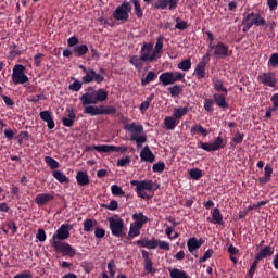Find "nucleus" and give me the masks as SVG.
<instances>
[{
    "mask_svg": "<svg viewBox=\"0 0 278 278\" xmlns=\"http://www.w3.org/2000/svg\"><path fill=\"white\" fill-rule=\"evenodd\" d=\"M187 112H190V110L187 109V106H185V108H177V109H174L173 115L172 116H167V117L181 119V117L187 115Z\"/></svg>",
    "mask_w": 278,
    "mask_h": 278,
    "instance_id": "obj_36",
    "label": "nucleus"
},
{
    "mask_svg": "<svg viewBox=\"0 0 278 278\" xmlns=\"http://www.w3.org/2000/svg\"><path fill=\"white\" fill-rule=\"evenodd\" d=\"M131 4L135 5V15H137V18H142L143 11L142 7L139 4V0H131Z\"/></svg>",
    "mask_w": 278,
    "mask_h": 278,
    "instance_id": "obj_46",
    "label": "nucleus"
},
{
    "mask_svg": "<svg viewBox=\"0 0 278 278\" xmlns=\"http://www.w3.org/2000/svg\"><path fill=\"white\" fill-rule=\"evenodd\" d=\"M71 48H73L71 52H73V54H76V58H84L86 53H89V47H87L86 45L73 46Z\"/></svg>",
    "mask_w": 278,
    "mask_h": 278,
    "instance_id": "obj_27",
    "label": "nucleus"
},
{
    "mask_svg": "<svg viewBox=\"0 0 278 278\" xmlns=\"http://www.w3.org/2000/svg\"><path fill=\"white\" fill-rule=\"evenodd\" d=\"M267 203H269V201H262V202L256 203V204H254V205H249V207L245 208V213H249V212H251V211H253V210H258V207H262V206H264V205H267Z\"/></svg>",
    "mask_w": 278,
    "mask_h": 278,
    "instance_id": "obj_57",
    "label": "nucleus"
},
{
    "mask_svg": "<svg viewBox=\"0 0 278 278\" xmlns=\"http://www.w3.org/2000/svg\"><path fill=\"white\" fill-rule=\"evenodd\" d=\"M273 176V167H270L269 165H267L265 167V178H262L261 182L262 184H267L269 182V177Z\"/></svg>",
    "mask_w": 278,
    "mask_h": 278,
    "instance_id": "obj_51",
    "label": "nucleus"
},
{
    "mask_svg": "<svg viewBox=\"0 0 278 278\" xmlns=\"http://www.w3.org/2000/svg\"><path fill=\"white\" fill-rule=\"evenodd\" d=\"M38 116L41 117L42 122L47 123V128L49 130L54 129V119L51 118L50 111H41V113H38Z\"/></svg>",
    "mask_w": 278,
    "mask_h": 278,
    "instance_id": "obj_22",
    "label": "nucleus"
},
{
    "mask_svg": "<svg viewBox=\"0 0 278 278\" xmlns=\"http://www.w3.org/2000/svg\"><path fill=\"white\" fill-rule=\"evenodd\" d=\"M66 112H67V115L65 117H62V126L71 128L73 127V124L75 122V113L71 108H67Z\"/></svg>",
    "mask_w": 278,
    "mask_h": 278,
    "instance_id": "obj_23",
    "label": "nucleus"
},
{
    "mask_svg": "<svg viewBox=\"0 0 278 278\" xmlns=\"http://www.w3.org/2000/svg\"><path fill=\"white\" fill-rule=\"evenodd\" d=\"M22 54V52L16 49V45L12 46V50H9V61H13L16 55Z\"/></svg>",
    "mask_w": 278,
    "mask_h": 278,
    "instance_id": "obj_56",
    "label": "nucleus"
},
{
    "mask_svg": "<svg viewBox=\"0 0 278 278\" xmlns=\"http://www.w3.org/2000/svg\"><path fill=\"white\" fill-rule=\"evenodd\" d=\"M102 207H104V210H108L110 212H115V210H118V202H116L115 200H110V203L102 204Z\"/></svg>",
    "mask_w": 278,
    "mask_h": 278,
    "instance_id": "obj_48",
    "label": "nucleus"
},
{
    "mask_svg": "<svg viewBox=\"0 0 278 278\" xmlns=\"http://www.w3.org/2000/svg\"><path fill=\"white\" fill-rule=\"evenodd\" d=\"M258 262L256 258H254V262L251 263V267L249 268V278H253V274L256 273V266L258 265Z\"/></svg>",
    "mask_w": 278,
    "mask_h": 278,
    "instance_id": "obj_60",
    "label": "nucleus"
},
{
    "mask_svg": "<svg viewBox=\"0 0 278 278\" xmlns=\"http://www.w3.org/2000/svg\"><path fill=\"white\" fill-rule=\"evenodd\" d=\"M131 187H135V192H137V197L139 199H152V194H147L144 191L152 192L157 190L155 184L152 180H131Z\"/></svg>",
    "mask_w": 278,
    "mask_h": 278,
    "instance_id": "obj_6",
    "label": "nucleus"
},
{
    "mask_svg": "<svg viewBox=\"0 0 278 278\" xmlns=\"http://www.w3.org/2000/svg\"><path fill=\"white\" fill-rule=\"evenodd\" d=\"M139 161L150 164L155 162V154H152V151H150V147L144 146V148H142V151H139Z\"/></svg>",
    "mask_w": 278,
    "mask_h": 278,
    "instance_id": "obj_20",
    "label": "nucleus"
},
{
    "mask_svg": "<svg viewBox=\"0 0 278 278\" xmlns=\"http://www.w3.org/2000/svg\"><path fill=\"white\" fill-rule=\"evenodd\" d=\"M161 56L157 54H153V56H138V55H131L129 58V64L131 66H135L137 71H142V63H151L155 62V60L160 59Z\"/></svg>",
    "mask_w": 278,
    "mask_h": 278,
    "instance_id": "obj_15",
    "label": "nucleus"
},
{
    "mask_svg": "<svg viewBox=\"0 0 278 278\" xmlns=\"http://www.w3.org/2000/svg\"><path fill=\"white\" fill-rule=\"evenodd\" d=\"M110 278H115V261L110 260L108 262V273H104Z\"/></svg>",
    "mask_w": 278,
    "mask_h": 278,
    "instance_id": "obj_44",
    "label": "nucleus"
},
{
    "mask_svg": "<svg viewBox=\"0 0 278 278\" xmlns=\"http://www.w3.org/2000/svg\"><path fill=\"white\" fill-rule=\"evenodd\" d=\"M94 238H97V239L104 238V229L99 228V227L94 228Z\"/></svg>",
    "mask_w": 278,
    "mask_h": 278,
    "instance_id": "obj_63",
    "label": "nucleus"
},
{
    "mask_svg": "<svg viewBox=\"0 0 278 278\" xmlns=\"http://www.w3.org/2000/svg\"><path fill=\"white\" fill-rule=\"evenodd\" d=\"M143 226H130L129 227V233H126L124 239L131 240L134 238L139 237V230H142Z\"/></svg>",
    "mask_w": 278,
    "mask_h": 278,
    "instance_id": "obj_33",
    "label": "nucleus"
},
{
    "mask_svg": "<svg viewBox=\"0 0 278 278\" xmlns=\"http://www.w3.org/2000/svg\"><path fill=\"white\" fill-rule=\"evenodd\" d=\"M76 182L78 184V187L89 186V175H86V172L84 170H78L76 174Z\"/></svg>",
    "mask_w": 278,
    "mask_h": 278,
    "instance_id": "obj_28",
    "label": "nucleus"
},
{
    "mask_svg": "<svg viewBox=\"0 0 278 278\" xmlns=\"http://www.w3.org/2000/svg\"><path fill=\"white\" fill-rule=\"evenodd\" d=\"M80 105L84 106V114L89 116H102V115H114L115 108L113 105L104 106L100 105L97 106L98 103H104L108 101V91L100 88H86V92L80 96Z\"/></svg>",
    "mask_w": 278,
    "mask_h": 278,
    "instance_id": "obj_1",
    "label": "nucleus"
},
{
    "mask_svg": "<svg viewBox=\"0 0 278 278\" xmlns=\"http://www.w3.org/2000/svg\"><path fill=\"white\" fill-rule=\"evenodd\" d=\"M155 79H159V81L161 83V85L163 87L166 86H170L176 84V81H181L185 79V74L177 72H166L161 74V76H159L157 74H155V72H148V76H144V78H142V87L149 85L152 81H155Z\"/></svg>",
    "mask_w": 278,
    "mask_h": 278,
    "instance_id": "obj_4",
    "label": "nucleus"
},
{
    "mask_svg": "<svg viewBox=\"0 0 278 278\" xmlns=\"http://www.w3.org/2000/svg\"><path fill=\"white\" fill-rule=\"evenodd\" d=\"M139 253H142V261H143L142 265L144 268V273L148 275L155 274V269L152 268V258H150L151 257L150 252H147L146 250H141L139 251Z\"/></svg>",
    "mask_w": 278,
    "mask_h": 278,
    "instance_id": "obj_19",
    "label": "nucleus"
},
{
    "mask_svg": "<svg viewBox=\"0 0 278 278\" xmlns=\"http://www.w3.org/2000/svg\"><path fill=\"white\" fill-rule=\"evenodd\" d=\"M257 80H260V84L262 86H266L269 88H275V85L277 84V78L275 77V73L273 72H267V73H262L260 76L256 77Z\"/></svg>",
    "mask_w": 278,
    "mask_h": 278,
    "instance_id": "obj_17",
    "label": "nucleus"
},
{
    "mask_svg": "<svg viewBox=\"0 0 278 278\" xmlns=\"http://www.w3.org/2000/svg\"><path fill=\"white\" fill-rule=\"evenodd\" d=\"M214 255V250H206V252L203 253V256L201 258H198V262L205 263V261H208L211 256Z\"/></svg>",
    "mask_w": 278,
    "mask_h": 278,
    "instance_id": "obj_55",
    "label": "nucleus"
},
{
    "mask_svg": "<svg viewBox=\"0 0 278 278\" xmlns=\"http://www.w3.org/2000/svg\"><path fill=\"white\" fill-rule=\"evenodd\" d=\"M52 177H54V179H56V182L60 184H67L68 181H71L70 179H67V176H65V174H62V172L60 170L52 172Z\"/></svg>",
    "mask_w": 278,
    "mask_h": 278,
    "instance_id": "obj_38",
    "label": "nucleus"
},
{
    "mask_svg": "<svg viewBox=\"0 0 278 278\" xmlns=\"http://www.w3.org/2000/svg\"><path fill=\"white\" fill-rule=\"evenodd\" d=\"M108 226L110 228V235L117 239L126 237L125 228L123 227V219L121 217H108Z\"/></svg>",
    "mask_w": 278,
    "mask_h": 278,
    "instance_id": "obj_10",
    "label": "nucleus"
},
{
    "mask_svg": "<svg viewBox=\"0 0 278 278\" xmlns=\"http://www.w3.org/2000/svg\"><path fill=\"white\" fill-rule=\"evenodd\" d=\"M198 149H201L206 152H217L222 149H225V140H222V137H216V139H214V142L211 143L198 141Z\"/></svg>",
    "mask_w": 278,
    "mask_h": 278,
    "instance_id": "obj_13",
    "label": "nucleus"
},
{
    "mask_svg": "<svg viewBox=\"0 0 278 278\" xmlns=\"http://www.w3.org/2000/svg\"><path fill=\"white\" fill-rule=\"evenodd\" d=\"M43 163H47V166H49V169H56L60 168V163L56 162L54 159H52L51 156H45L43 157Z\"/></svg>",
    "mask_w": 278,
    "mask_h": 278,
    "instance_id": "obj_39",
    "label": "nucleus"
},
{
    "mask_svg": "<svg viewBox=\"0 0 278 278\" xmlns=\"http://www.w3.org/2000/svg\"><path fill=\"white\" fill-rule=\"evenodd\" d=\"M9 230H12V235L16 233V226H15L14 222H9L7 224V228L1 227V231L4 232V235H8Z\"/></svg>",
    "mask_w": 278,
    "mask_h": 278,
    "instance_id": "obj_50",
    "label": "nucleus"
},
{
    "mask_svg": "<svg viewBox=\"0 0 278 278\" xmlns=\"http://www.w3.org/2000/svg\"><path fill=\"white\" fill-rule=\"evenodd\" d=\"M211 220H214V225L225 226V220L222 219V212L219 208H214V211L211 212Z\"/></svg>",
    "mask_w": 278,
    "mask_h": 278,
    "instance_id": "obj_31",
    "label": "nucleus"
},
{
    "mask_svg": "<svg viewBox=\"0 0 278 278\" xmlns=\"http://www.w3.org/2000/svg\"><path fill=\"white\" fill-rule=\"evenodd\" d=\"M153 55L161 54V51L163 50V36H159V39L155 41V46H153Z\"/></svg>",
    "mask_w": 278,
    "mask_h": 278,
    "instance_id": "obj_42",
    "label": "nucleus"
},
{
    "mask_svg": "<svg viewBox=\"0 0 278 278\" xmlns=\"http://www.w3.org/2000/svg\"><path fill=\"white\" fill-rule=\"evenodd\" d=\"M128 13H131V4L128 2L121 3L115 11H113V18L115 21H128Z\"/></svg>",
    "mask_w": 278,
    "mask_h": 278,
    "instance_id": "obj_14",
    "label": "nucleus"
},
{
    "mask_svg": "<svg viewBox=\"0 0 278 278\" xmlns=\"http://www.w3.org/2000/svg\"><path fill=\"white\" fill-rule=\"evenodd\" d=\"M203 241L198 240L197 238H190L187 240V251L190 253H194L198 249H201Z\"/></svg>",
    "mask_w": 278,
    "mask_h": 278,
    "instance_id": "obj_24",
    "label": "nucleus"
},
{
    "mask_svg": "<svg viewBox=\"0 0 278 278\" xmlns=\"http://www.w3.org/2000/svg\"><path fill=\"white\" fill-rule=\"evenodd\" d=\"M46 98L43 97V93L38 94V96H30V98H28V102L30 103H38V101L45 100Z\"/></svg>",
    "mask_w": 278,
    "mask_h": 278,
    "instance_id": "obj_62",
    "label": "nucleus"
},
{
    "mask_svg": "<svg viewBox=\"0 0 278 278\" xmlns=\"http://www.w3.org/2000/svg\"><path fill=\"white\" fill-rule=\"evenodd\" d=\"M78 68L80 70V72L84 73V77H80V81L74 80L73 84L67 86V90H71L73 92H78V91H80L81 85H84V84L94 83V84L99 85L104 81V76L97 74V72H94V70L86 68V66H84V65H78Z\"/></svg>",
    "mask_w": 278,
    "mask_h": 278,
    "instance_id": "obj_5",
    "label": "nucleus"
},
{
    "mask_svg": "<svg viewBox=\"0 0 278 278\" xmlns=\"http://www.w3.org/2000/svg\"><path fill=\"white\" fill-rule=\"evenodd\" d=\"M131 164V157L126 156L124 159H118L117 166L124 168Z\"/></svg>",
    "mask_w": 278,
    "mask_h": 278,
    "instance_id": "obj_53",
    "label": "nucleus"
},
{
    "mask_svg": "<svg viewBox=\"0 0 278 278\" xmlns=\"http://www.w3.org/2000/svg\"><path fill=\"white\" fill-rule=\"evenodd\" d=\"M36 239L38 240V242L46 241V232L43 231V228H38V232L36 233Z\"/></svg>",
    "mask_w": 278,
    "mask_h": 278,
    "instance_id": "obj_61",
    "label": "nucleus"
},
{
    "mask_svg": "<svg viewBox=\"0 0 278 278\" xmlns=\"http://www.w3.org/2000/svg\"><path fill=\"white\" fill-rule=\"evenodd\" d=\"M201 177H203V172L201 169H198V168L190 169V179L199 180L201 179Z\"/></svg>",
    "mask_w": 278,
    "mask_h": 278,
    "instance_id": "obj_47",
    "label": "nucleus"
},
{
    "mask_svg": "<svg viewBox=\"0 0 278 278\" xmlns=\"http://www.w3.org/2000/svg\"><path fill=\"white\" fill-rule=\"evenodd\" d=\"M206 37H208V52L201 58V61L195 65V78L201 80L205 78V65H208L211 56L216 60L226 59L229 53V47L222 41L214 43V34L206 31Z\"/></svg>",
    "mask_w": 278,
    "mask_h": 278,
    "instance_id": "obj_2",
    "label": "nucleus"
},
{
    "mask_svg": "<svg viewBox=\"0 0 278 278\" xmlns=\"http://www.w3.org/2000/svg\"><path fill=\"white\" fill-rule=\"evenodd\" d=\"M243 132H235V137H232V143H230V146L235 147V144L243 143Z\"/></svg>",
    "mask_w": 278,
    "mask_h": 278,
    "instance_id": "obj_49",
    "label": "nucleus"
},
{
    "mask_svg": "<svg viewBox=\"0 0 278 278\" xmlns=\"http://www.w3.org/2000/svg\"><path fill=\"white\" fill-rule=\"evenodd\" d=\"M124 129L131 134L130 140L136 142L138 148L142 147V144L147 142V136L142 135V132L144 131L142 124H126Z\"/></svg>",
    "mask_w": 278,
    "mask_h": 278,
    "instance_id": "obj_7",
    "label": "nucleus"
},
{
    "mask_svg": "<svg viewBox=\"0 0 278 278\" xmlns=\"http://www.w3.org/2000/svg\"><path fill=\"white\" fill-rule=\"evenodd\" d=\"M226 98L227 93H214L213 99L207 98L206 101L203 102V110H206L208 113H214V104L222 110H226L229 108Z\"/></svg>",
    "mask_w": 278,
    "mask_h": 278,
    "instance_id": "obj_8",
    "label": "nucleus"
},
{
    "mask_svg": "<svg viewBox=\"0 0 278 278\" xmlns=\"http://www.w3.org/2000/svg\"><path fill=\"white\" fill-rule=\"evenodd\" d=\"M180 119L174 118V117H166L163 119V126L166 127V130L172 131L176 128V125L179 124Z\"/></svg>",
    "mask_w": 278,
    "mask_h": 278,
    "instance_id": "obj_32",
    "label": "nucleus"
},
{
    "mask_svg": "<svg viewBox=\"0 0 278 278\" xmlns=\"http://www.w3.org/2000/svg\"><path fill=\"white\" fill-rule=\"evenodd\" d=\"M191 66H192V63L190 59H185L179 62V64L177 65V68H179V71H182V72H189Z\"/></svg>",
    "mask_w": 278,
    "mask_h": 278,
    "instance_id": "obj_40",
    "label": "nucleus"
},
{
    "mask_svg": "<svg viewBox=\"0 0 278 278\" xmlns=\"http://www.w3.org/2000/svg\"><path fill=\"white\" fill-rule=\"evenodd\" d=\"M166 169V164L163 162L155 163L153 165V173H163V170Z\"/></svg>",
    "mask_w": 278,
    "mask_h": 278,
    "instance_id": "obj_58",
    "label": "nucleus"
},
{
    "mask_svg": "<svg viewBox=\"0 0 278 278\" xmlns=\"http://www.w3.org/2000/svg\"><path fill=\"white\" fill-rule=\"evenodd\" d=\"M94 151L99 153H126L128 151L127 147L124 146H94Z\"/></svg>",
    "mask_w": 278,
    "mask_h": 278,
    "instance_id": "obj_16",
    "label": "nucleus"
},
{
    "mask_svg": "<svg viewBox=\"0 0 278 278\" xmlns=\"http://www.w3.org/2000/svg\"><path fill=\"white\" fill-rule=\"evenodd\" d=\"M274 253H275V250L273 249V247L266 245L265 248H262L260 253H256V257L254 260L262 261L264 258L273 256Z\"/></svg>",
    "mask_w": 278,
    "mask_h": 278,
    "instance_id": "obj_26",
    "label": "nucleus"
},
{
    "mask_svg": "<svg viewBox=\"0 0 278 278\" xmlns=\"http://www.w3.org/2000/svg\"><path fill=\"white\" fill-rule=\"evenodd\" d=\"M211 84L214 86V91L222 92V94H227V88L225 87V83H223L219 78L211 79Z\"/></svg>",
    "mask_w": 278,
    "mask_h": 278,
    "instance_id": "obj_29",
    "label": "nucleus"
},
{
    "mask_svg": "<svg viewBox=\"0 0 278 278\" xmlns=\"http://www.w3.org/2000/svg\"><path fill=\"white\" fill-rule=\"evenodd\" d=\"M269 66H273V68L278 66V53H273L269 55Z\"/></svg>",
    "mask_w": 278,
    "mask_h": 278,
    "instance_id": "obj_59",
    "label": "nucleus"
},
{
    "mask_svg": "<svg viewBox=\"0 0 278 278\" xmlns=\"http://www.w3.org/2000/svg\"><path fill=\"white\" fill-rule=\"evenodd\" d=\"M153 51H155V49H152V43H143L142 49L139 50L138 58H150Z\"/></svg>",
    "mask_w": 278,
    "mask_h": 278,
    "instance_id": "obj_30",
    "label": "nucleus"
},
{
    "mask_svg": "<svg viewBox=\"0 0 278 278\" xmlns=\"http://www.w3.org/2000/svg\"><path fill=\"white\" fill-rule=\"evenodd\" d=\"M110 193L113 194V197H125L126 192L123 191V189L118 185L110 186Z\"/></svg>",
    "mask_w": 278,
    "mask_h": 278,
    "instance_id": "obj_41",
    "label": "nucleus"
},
{
    "mask_svg": "<svg viewBox=\"0 0 278 278\" xmlns=\"http://www.w3.org/2000/svg\"><path fill=\"white\" fill-rule=\"evenodd\" d=\"M137 247L139 248H144L148 250H155L156 248L163 250V251H169L170 248L168 245V242L166 241H161L159 239H147V238H142L137 240L136 242Z\"/></svg>",
    "mask_w": 278,
    "mask_h": 278,
    "instance_id": "obj_11",
    "label": "nucleus"
},
{
    "mask_svg": "<svg viewBox=\"0 0 278 278\" xmlns=\"http://www.w3.org/2000/svg\"><path fill=\"white\" fill-rule=\"evenodd\" d=\"M195 134H201V136L206 137L208 136V130H205L203 126L195 124L190 127V135L195 136Z\"/></svg>",
    "mask_w": 278,
    "mask_h": 278,
    "instance_id": "obj_34",
    "label": "nucleus"
},
{
    "mask_svg": "<svg viewBox=\"0 0 278 278\" xmlns=\"http://www.w3.org/2000/svg\"><path fill=\"white\" fill-rule=\"evenodd\" d=\"M154 99H155V94L150 93V96L146 98L141 104H139V112L144 113V111H147V109L150 108V103H152V100Z\"/></svg>",
    "mask_w": 278,
    "mask_h": 278,
    "instance_id": "obj_37",
    "label": "nucleus"
},
{
    "mask_svg": "<svg viewBox=\"0 0 278 278\" xmlns=\"http://www.w3.org/2000/svg\"><path fill=\"white\" fill-rule=\"evenodd\" d=\"M168 277L169 278H190L189 276H187V273L185 270L177 269V268L169 269Z\"/></svg>",
    "mask_w": 278,
    "mask_h": 278,
    "instance_id": "obj_35",
    "label": "nucleus"
},
{
    "mask_svg": "<svg viewBox=\"0 0 278 278\" xmlns=\"http://www.w3.org/2000/svg\"><path fill=\"white\" fill-rule=\"evenodd\" d=\"M29 81L27 75H25V66L21 64H15L12 68V83L16 85H25Z\"/></svg>",
    "mask_w": 278,
    "mask_h": 278,
    "instance_id": "obj_12",
    "label": "nucleus"
},
{
    "mask_svg": "<svg viewBox=\"0 0 278 278\" xmlns=\"http://www.w3.org/2000/svg\"><path fill=\"white\" fill-rule=\"evenodd\" d=\"M188 27H190V25H187V22L179 20V17H177V24L174 25V28L177 30H185Z\"/></svg>",
    "mask_w": 278,
    "mask_h": 278,
    "instance_id": "obj_52",
    "label": "nucleus"
},
{
    "mask_svg": "<svg viewBox=\"0 0 278 278\" xmlns=\"http://www.w3.org/2000/svg\"><path fill=\"white\" fill-rule=\"evenodd\" d=\"M97 226V220L94 219H85L84 220V232H91V229Z\"/></svg>",
    "mask_w": 278,
    "mask_h": 278,
    "instance_id": "obj_43",
    "label": "nucleus"
},
{
    "mask_svg": "<svg viewBox=\"0 0 278 278\" xmlns=\"http://www.w3.org/2000/svg\"><path fill=\"white\" fill-rule=\"evenodd\" d=\"M168 93L172 94V98L179 97V94H181V86L180 85H174L172 87H168Z\"/></svg>",
    "mask_w": 278,
    "mask_h": 278,
    "instance_id": "obj_45",
    "label": "nucleus"
},
{
    "mask_svg": "<svg viewBox=\"0 0 278 278\" xmlns=\"http://www.w3.org/2000/svg\"><path fill=\"white\" fill-rule=\"evenodd\" d=\"M154 8L156 10H166L169 9V3H166V0L155 1Z\"/></svg>",
    "mask_w": 278,
    "mask_h": 278,
    "instance_id": "obj_54",
    "label": "nucleus"
},
{
    "mask_svg": "<svg viewBox=\"0 0 278 278\" xmlns=\"http://www.w3.org/2000/svg\"><path fill=\"white\" fill-rule=\"evenodd\" d=\"M131 219L135 220V223H131V226H137V227H143L144 224L149 220L147 216L142 213H135L131 215Z\"/></svg>",
    "mask_w": 278,
    "mask_h": 278,
    "instance_id": "obj_25",
    "label": "nucleus"
},
{
    "mask_svg": "<svg viewBox=\"0 0 278 278\" xmlns=\"http://www.w3.org/2000/svg\"><path fill=\"white\" fill-rule=\"evenodd\" d=\"M29 136L30 135L27 131H20V135L14 137V131H12V129H4V138H7V141H12L13 139H16L17 143L22 144V141L27 140Z\"/></svg>",
    "mask_w": 278,
    "mask_h": 278,
    "instance_id": "obj_18",
    "label": "nucleus"
},
{
    "mask_svg": "<svg viewBox=\"0 0 278 278\" xmlns=\"http://www.w3.org/2000/svg\"><path fill=\"white\" fill-rule=\"evenodd\" d=\"M12 278H33V276L30 275V271H23V273L15 275Z\"/></svg>",
    "mask_w": 278,
    "mask_h": 278,
    "instance_id": "obj_64",
    "label": "nucleus"
},
{
    "mask_svg": "<svg viewBox=\"0 0 278 278\" xmlns=\"http://www.w3.org/2000/svg\"><path fill=\"white\" fill-rule=\"evenodd\" d=\"M71 230H73V226L68 224L60 225V228H56V232L52 235V239L49 242L52 244L54 253L73 258L75 257V249L71 243L64 242L71 238Z\"/></svg>",
    "mask_w": 278,
    "mask_h": 278,
    "instance_id": "obj_3",
    "label": "nucleus"
},
{
    "mask_svg": "<svg viewBox=\"0 0 278 278\" xmlns=\"http://www.w3.org/2000/svg\"><path fill=\"white\" fill-rule=\"evenodd\" d=\"M51 201H54V194L52 193H40L36 195L35 199V202L38 206H43Z\"/></svg>",
    "mask_w": 278,
    "mask_h": 278,
    "instance_id": "obj_21",
    "label": "nucleus"
},
{
    "mask_svg": "<svg viewBox=\"0 0 278 278\" xmlns=\"http://www.w3.org/2000/svg\"><path fill=\"white\" fill-rule=\"evenodd\" d=\"M243 33H247L251 29V27H264L267 26V21L262 17V14L258 13H249L243 15Z\"/></svg>",
    "mask_w": 278,
    "mask_h": 278,
    "instance_id": "obj_9",
    "label": "nucleus"
}]
</instances>
